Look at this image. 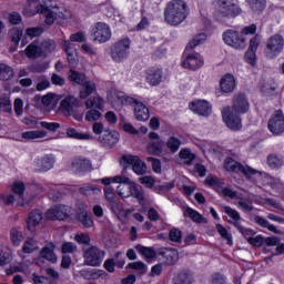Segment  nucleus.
I'll use <instances>...</instances> for the list:
<instances>
[{
	"label": "nucleus",
	"instance_id": "26",
	"mask_svg": "<svg viewBox=\"0 0 284 284\" xmlns=\"http://www.w3.org/2000/svg\"><path fill=\"white\" fill-rule=\"evenodd\" d=\"M162 79H163V71H161V69L153 68L148 70L146 81L151 85H159Z\"/></svg>",
	"mask_w": 284,
	"mask_h": 284
},
{
	"label": "nucleus",
	"instance_id": "7",
	"mask_svg": "<svg viewBox=\"0 0 284 284\" xmlns=\"http://www.w3.org/2000/svg\"><path fill=\"white\" fill-rule=\"evenodd\" d=\"M83 258L85 265L99 267L103 263V258H105V251H101L97 246H90L84 250Z\"/></svg>",
	"mask_w": 284,
	"mask_h": 284
},
{
	"label": "nucleus",
	"instance_id": "24",
	"mask_svg": "<svg viewBox=\"0 0 284 284\" xmlns=\"http://www.w3.org/2000/svg\"><path fill=\"white\" fill-rule=\"evenodd\" d=\"M74 172L81 174V172H90L92 170V162L88 159L78 158L72 162Z\"/></svg>",
	"mask_w": 284,
	"mask_h": 284
},
{
	"label": "nucleus",
	"instance_id": "22",
	"mask_svg": "<svg viewBox=\"0 0 284 284\" xmlns=\"http://www.w3.org/2000/svg\"><path fill=\"white\" fill-rule=\"evenodd\" d=\"M160 256L164 258L166 265H174L179 261V251L171 247L163 248L160 251Z\"/></svg>",
	"mask_w": 284,
	"mask_h": 284
},
{
	"label": "nucleus",
	"instance_id": "14",
	"mask_svg": "<svg viewBox=\"0 0 284 284\" xmlns=\"http://www.w3.org/2000/svg\"><path fill=\"white\" fill-rule=\"evenodd\" d=\"M78 106H79V99H77V97L74 95H67L60 102L59 112H61L63 116H73Z\"/></svg>",
	"mask_w": 284,
	"mask_h": 284
},
{
	"label": "nucleus",
	"instance_id": "42",
	"mask_svg": "<svg viewBox=\"0 0 284 284\" xmlns=\"http://www.w3.org/2000/svg\"><path fill=\"white\" fill-rule=\"evenodd\" d=\"M207 41V34L205 33H199L195 36L186 45V49L193 50V48H196V45H201L202 43H205Z\"/></svg>",
	"mask_w": 284,
	"mask_h": 284
},
{
	"label": "nucleus",
	"instance_id": "25",
	"mask_svg": "<svg viewBox=\"0 0 284 284\" xmlns=\"http://www.w3.org/2000/svg\"><path fill=\"white\" fill-rule=\"evenodd\" d=\"M26 54L28 59H39V57H43V51L39 41L34 40L31 42L26 49Z\"/></svg>",
	"mask_w": 284,
	"mask_h": 284
},
{
	"label": "nucleus",
	"instance_id": "21",
	"mask_svg": "<svg viewBox=\"0 0 284 284\" xmlns=\"http://www.w3.org/2000/svg\"><path fill=\"white\" fill-rule=\"evenodd\" d=\"M203 57L201 54H190L183 62V68L187 70H199V68H203Z\"/></svg>",
	"mask_w": 284,
	"mask_h": 284
},
{
	"label": "nucleus",
	"instance_id": "31",
	"mask_svg": "<svg viewBox=\"0 0 284 284\" xmlns=\"http://www.w3.org/2000/svg\"><path fill=\"white\" fill-rule=\"evenodd\" d=\"M40 48L42 50V55L48 57V54H52V52L57 50V42L51 39H45L40 43Z\"/></svg>",
	"mask_w": 284,
	"mask_h": 284
},
{
	"label": "nucleus",
	"instance_id": "58",
	"mask_svg": "<svg viewBox=\"0 0 284 284\" xmlns=\"http://www.w3.org/2000/svg\"><path fill=\"white\" fill-rule=\"evenodd\" d=\"M41 128H44V130H49V132H57V130H59V128H61V124H59L58 122H47V121H42L40 122Z\"/></svg>",
	"mask_w": 284,
	"mask_h": 284
},
{
	"label": "nucleus",
	"instance_id": "41",
	"mask_svg": "<svg viewBox=\"0 0 284 284\" xmlns=\"http://www.w3.org/2000/svg\"><path fill=\"white\" fill-rule=\"evenodd\" d=\"M69 79L72 81V83H77L78 85H83V83L88 81L85 80V74L72 69L70 70Z\"/></svg>",
	"mask_w": 284,
	"mask_h": 284
},
{
	"label": "nucleus",
	"instance_id": "10",
	"mask_svg": "<svg viewBox=\"0 0 284 284\" xmlns=\"http://www.w3.org/2000/svg\"><path fill=\"white\" fill-rule=\"evenodd\" d=\"M223 41L226 45L235 50H243L245 48V39L243 34L234 30H227L223 33Z\"/></svg>",
	"mask_w": 284,
	"mask_h": 284
},
{
	"label": "nucleus",
	"instance_id": "35",
	"mask_svg": "<svg viewBox=\"0 0 284 284\" xmlns=\"http://www.w3.org/2000/svg\"><path fill=\"white\" fill-rule=\"evenodd\" d=\"M78 221L83 225V227H93L94 221L92 220V214L88 213V211H82L78 213Z\"/></svg>",
	"mask_w": 284,
	"mask_h": 284
},
{
	"label": "nucleus",
	"instance_id": "3",
	"mask_svg": "<svg viewBox=\"0 0 284 284\" xmlns=\"http://www.w3.org/2000/svg\"><path fill=\"white\" fill-rule=\"evenodd\" d=\"M40 7L47 26H52L57 19H68V14L59 11V6H57L54 0H42Z\"/></svg>",
	"mask_w": 284,
	"mask_h": 284
},
{
	"label": "nucleus",
	"instance_id": "57",
	"mask_svg": "<svg viewBox=\"0 0 284 284\" xmlns=\"http://www.w3.org/2000/svg\"><path fill=\"white\" fill-rule=\"evenodd\" d=\"M101 119V111L97 109H90L85 114V121H99Z\"/></svg>",
	"mask_w": 284,
	"mask_h": 284
},
{
	"label": "nucleus",
	"instance_id": "59",
	"mask_svg": "<svg viewBox=\"0 0 284 284\" xmlns=\"http://www.w3.org/2000/svg\"><path fill=\"white\" fill-rule=\"evenodd\" d=\"M149 152L151 154H161V150H163V144L160 141L151 142L148 146Z\"/></svg>",
	"mask_w": 284,
	"mask_h": 284
},
{
	"label": "nucleus",
	"instance_id": "1",
	"mask_svg": "<svg viewBox=\"0 0 284 284\" xmlns=\"http://www.w3.org/2000/svg\"><path fill=\"white\" fill-rule=\"evenodd\" d=\"M250 112V102L244 93H237L233 98V105L222 110V119L230 130L239 132L243 128L241 114Z\"/></svg>",
	"mask_w": 284,
	"mask_h": 284
},
{
	"label": "nucleus",
	"instance_id": "8",
	"mask_svg": "<svg viewBox=\"0 0 284 284\" xmlns=\"http://www.w3.org/2000/svg\"><path fill=\"white\" fill-rule=\"evenodd\" d=\"M91 34L93 41H98V43H108L112 39V30L105 22H97L91 30Z\"/></svg>",
	"mask_w": 284,
	"mask_h": 284
},
{
	"label": "nucleus",
	"instance_id": "63",
	"mask_svg": "<svg viewBox=\"0 0 284 284\" xmlns=\"http://www.w3.org/2000/svg\"><path fill=\"white\" fill-rule=\"evenodd\" d=\"M245 61L250 65H256V51H252V50L247 49V51L245 53Z\"/></svg>",
	"mask_w": 284,
	"mask_h": 284
},
{
	"label": "nucleus",
	"instance_id": "5",
	"mask_svg": "<svg viewBox=\"0 0 284 284\" xmlns=\"http://www.w3.org/2000/svg\"><path fill=\"white\" fill-rule=\"evenodd\" d=\"M284 49V38L281 34H274L266 40L264 54L266 59H276Z\"/></svg>",
	"mask_w": 284,
	"mask_h": 284
},
{
	"label": "nucleus",
	"instance_id": "55",
	"mask_svg": "<svg viewBox=\"0 0 284 284\" xmlns=\"http://www.w3.org/2000/svg\"><path fill=\"white\" fill-rule=\"evenodd\" d=\"M216 230H217L219 234L222 236V239H224L225 241H227V243L230 245H232V235L227 232V229H225L221 224H217Z\"/></svg>",
	"mask_w": 284,
	"mask_h": 284
},
{
	"label": "nucleus",
	"instance_id": "23",
	"mask_svg": "<svg viewBox=\"0 0 284 284\" xmlns=\"http://www.w3.org/2000/svg\"><path fill=\"white\" fill-rule=\"evenodd\" d=\"M43 221V213L39 210L31 211L27 220V227L29 232H34V226Z\"/></svg>",
	"mask_w": 284,
	"mask_h": 284
},
{
	"label": "nucleus",
	"instance_id": "49",
	"mask_svg": "<svg viewBox=\"0 0 284 284\" xmlns=\"http://www.w3.org/2000/svg\"><path fill=\"white\" fill-rule=\"evenodd\" d=\"M81 194H83L84 196H91V194H101V189H99L95 185H87V186H82L80 189Z\"/></svg>",
	"mask_w": 284,
	"mask_h": 284
},
{
	"label": "nucleus",
	"instance_id": "2",
	"mask_svg": "<svg viewBox=\"0 0 284 284\" xmlns=\"http://www.w3.org/2000/svg\"><path fill=\"white\" fill-rule=\"evenodd\" d=\"M187 14H190V10L185 1L172 0L165 7L164 21L169 26H181L187 19Z\"/></svg>",
	"mask_w": 284,
	"mask_h": 284
},
{
	"label": "nucleus",
	"instance_id": "13",
	"mask_svg": "<svg viewBox=\"0 0 284 284\" xmlns=\"http://www.w3.org/2000/svg\"><path fill=\"white\" fill-rule=\"evenodd\" d=\"M122 161L125 164V168H130L131 165L135 174L143 175L148 172V166L136 155L125 154L122 156Z\"/></svg>",
	"mask_w": 284,
	"mask_h": 284
},
{
	"label": "nucleus",
	"instance_id": "28",
	"mask_svg": "<svg viewBox=\"0 0 284 284\" xmlns=\"http://www.w3.org/2000/svg\"><path fill=\"white\" fill-rule=\"evenodd\" d=\"M21 37H23V30L19 28H13L9 31V39L14 43L10 47V52H17V48H19V41H21Z\"/></svg>",
	"mask_w": 284,
	"mask_h": 284
},
{
	"label": "nucleus",
	"instance_id": "9",
	"mask_svg": "<svg viewBox=\"0 0 284 284\" xmlns=\"http://www.w3.org/2000/svg\"><path fill=\"white\" fill-rule=\"evenodd\" d=\"M224 169L227 172H235V173L241 172L242 174H244V176H246V179H251L252 176H254V174L258 172L255 169H252L250 166H243L241 163L236 162L232 158L225 159Z\"/></svg>",
	"mask_w": 284,
	"mask_h": 284
},
{
	"label": "nucleus",
	"instance_id": "47",
	"mask_svg": "<svg viewBox=\"0 0 284 284\" xmlns=\"http://www.w3.org/2000/svg\"><path fill=\"white\" fill-rule=\"evenodd\" d=\"M104 196L112 207L116 205V194L114 193V189H112V186L104 187Z\"/></svg>",
	"mask_w": 284,
	"mask_h": 284
},
{
	"label": "nucleus",
	"instance_id": "53",
	"mask_svg": "<svg viewBox=\"0 0 284 284\" xmlns=\"http://www.w3.org/2000/svg\"><path fill=\"white\" fill-rule=\"evenodd\" d=\"M67 53V61L70 68H77L79 65V55L77 51L73 52H65Z\"/></svg>",
	"mask_w": 284,
	"mask_h": 284
},
{
	"label": "nucleus",
	"instance_id": "38",
	"mask_svg": "<svg viewBox=\"0 0 284 284\" xmlns=\"http://www.w3.org/2000/svg\"><path fill=\"white\" fill-rule=\"evenodd\" d=\"M165 145L172 154H176V152H179V150L181 148V140L179 138L172 135L168 139Z\"/></svg>",
	"mask_w": 284,
	"mask_h": 284
},
{
	"label": "nucleus",
	"instance_id": "43",
	"mask_svg": "<svg viewBox=\"0 0 284 284\" xmlns=\"http://www.w3.org/2000/svg\"><path fill=\"white\" fill-rule=\"evenodd\" d=\"M37 250H39V244L34 239H29L23 243L22 252H24V254H32V252H37Z\"/></svg>",
	"mask_w": 284,
	"mask_h": 284
},
{
	"label": "nucleus",
	"instance_id": "60",
	"mask_svg": "<svg viewBox=\"0 0 284 284\" xmlns=\"http://www.w3.org/2000/svg\"><path fill=\"white\" fill-rule=\"evenodd\" d=\"M27 37H31L33 39L34 37H41L43 34V28L41 27H33V28H28L26 30Z\"/></svg>",
	"mask_w": 284,
	"mask_h": 284
},
{
	"label": "nucleus",
	"instance_id": "52",
	"mask_svg": "<svg viewBox=\"0 0 284 284\" xmlns=\"http://www.w3.org/2000/svg\"><path fill=\"white\" fill-rule=\"evenodd\" d=\"M169 239L170 241H172L173 243H181L182 239H183V233L181 232V230L179 229H172L169 232Z\"/></svg>",
	"mask_w": 284,
	"mask_h": 284
},
{
	"label": "nucleus",
	"instance_id": "34",
	"mask_svg": "<svg viewBox=\"0 0 284 284\" xmlns=\"http://www.w3.org/2000/svg\"><path fill=\"white\" fill-rule=\"evenodd\" d=\"M82 85V89L80 91V99H88L94 90H97V84L92 81H85Z\"/></svg>",
	"mask_w": 284,
	"mask_h": 284
},
{
	"label": "nucleus",
	"instance_id": "16",
	"mask_svg": "<svg viewBox=\"0 0 284 284\" xmlns=\"http://www.w3.org/2000/svg\"><path fill=\"white\" fill-rule=\"evenodd\" d=\"M54 168V155H44L33 162L34 172H48Z\"/></svg>",
	"mask_w": 284,
	"mask_h": 284
},
{
	"label": "nucleus",
	"instance_id": "61",
	"mask_svg": "<svg viewBox=\"0 0 284 284\" xmlns=\"http://www.w3.org/2000/svg\"><path fill=\"white\" fill-rule=\"evenodd\" d=\"M237 206L241 207V210H243L244 212H252V210H254V206L252 205V201L251 200H243L241 199L237 202Z\"/></svg>",
	"mask_w": 284,
	"mask_h": 284
},
{
	"label": "nucleus",
	"instance_id": "37",
	"mask_svg": "<svg viewBox=\"0 0 284 284\" xmlns=\"http://www.w3.org/2000/svg\"><path fill=\"white\" fill-rule=\"evenodd\" d=\"M14 78V70L8 64H0V81H10Z\"/></svg>",
	"mask_w": 284,
	"mask_h": 284
},
{
	"label": "nucleus",
	"instance_id": "62",
	"mask_svg": "<svg viewBox=\"0 0 284 284\" xmlns=\"http://www.w3.org/2000/svg\"><path fill=\"white\" fill-rule=\"evenodd\" d=\"M261 45V36L256 34L250 40L248 50L256 52Z\"/></svg>",
	"mask_w": 284,
	"mask_h": 284
},
{
	"label": "nucleus",
	"instance_id": "46",
	"mask_svg": "<svg viewBox=\"0 0 284 284\" xmlns=\"http://www.w3.org/2000/svg\"><path fill=\"white\" fill-rule=\"evenodd\" d=\"M179 156L184 161V163H186V165H190L192 161L196 159V156L189 149H182L179 153Z\"/></svg>",
	"mask_w": 284,
	"mask_h": 284
},
{
	"label": "nucleus",
	"instance_id": "48",
	"mask_svg": "<svg viewBox=\"0 0 284 284\" xmlns=\"http://www.w3.org/2000/svg\"><path fill=\"white\" fill-rule=\"evenodd\" d=\"M10 236H11V243H13L16 247H19V245H21V242L23 241V233H21L17 229H12L10 232Z\"/></svg>",
	"mask_w": 284,
	"mask_h": 284
},
{
	"label": "nucleus",
	"instance_id": "51",
	"mask_svg": "<svg viewBox=\"0 0 284 284\" xmlns=\"http://www.w3.org/2000/svg\"><path fill=\"white\" fill-rule=\"evenodd\" d=\"M210 284H227V277L222 273L215 272L211 274Z\"/></svg>",
	"mask_w": 284,
	"mask_h": 284
},
{
	"label": "nucleus",
	"instance_id": "44",
	"mask_svg": "<svg viewBox=\"0 0 284 284\" xmlns=\"http://www.w3.org/2000/svg\"><path fill=\"white\" fill-rule=\"evenodd\" d=\"M254 221L257 225H261V227H266L267 230H270V232H274V234H280L276 226H274L273 224H270V222L264 217L255 216Z\"/></svg>",
	"mask_w": 284,
	"mask_h": 284
},
{
	"label": "nucleus",
	"instance_id": "11",
	"mask_svg": "<svg viewBox=\"0 0 284 284\" xmlns=\"http://www.w3.org/2000/svg\"><path fill=\"white\" fill-rule=\"evenodd\" d=\"M268 131L275 136L283 134L284 132V114L283 111H275L268 120L267 123Z\"/></svg>",
	"mask_w": 284,
	"mask_h": 284
},
{
	"label": "nucleus",
	"instance_id": "27",
	"mask_svg": "<svg viewBox=\"0 0 284 284\" xmlns=\"http://www.w3.org/2000/svg\"><path fill=\"white\" fill-rule=\"evenodd\" d=\"M38 12L41 14V4L39 3V0H27L23 14H26V17H34Z\"/></svg>",
	"mask_w": 284,
	"mask_h": 284
},
{
	"label": "nucleus",
	"instance_id": "39",
	"mask_svg": "<svg viewBox=\"0 0 284 284\" xmlns=\"http://www.w3.org/2000/svg\"><path fill=\"white\" fill-rule=\"evenodd\" d=\"M40 256L49 261L50 263H54L57 261V254H54V246H45L41 250Z\"/></svg>",
	"mask_w": 284,
	"mask_h": 284
},
{
	"label": "nucleus",
	"instance_id": "18",
	"mask_svg": "<svg viewBox=\"0 0 284 284\" xmlns=\"http://www.w3.org/2000/svg\"><path fill=\"white\" fill-rule=\"evenodd\" d=\"M99 142L103 148H114L119 143V132L105 130L99 138Z\"/></svg>",
	"mask_w": 284,
	"mask_h": 284
},
{
	"label": "nucleus",
	"instance_id": "4",
	"mask_svg": "<svg viewBox=\"0 0 284 284\" xmlns=\"http://www.w3.org/2000/svg\"><path fill=\"white\" fill-rule=\"evenodd\" d=\"M110 55L115 63H123L130 57V39L125 38L112 44Z\"/></svg>",
	"mask_w": 284,
	"mask_h": 284
},
{
	"label": "nucleus",
	"instance_id": "32",
	"mask_svg": "<svg viewBox=\"0 0 284 284\" xmlns=\"http://www.w3.org/2000/svg\"><path fill=\"white\" fill-rule=\"evenodd\" d=\"M174 284H192L194 283V277L190 272L182 271L173 278Z\"/></svg>",
	"mask_w": 284,
	"mask_h": 284
},
{
	"label": "nucleus",
	"instance_id": "56",
	"mask_svg": "<svg viewBox=\"0 0 284 284\" xmlns=\"http://www.w3.org/2000/svg\"><path fill=\"white\" fill-rule=\"evenodd\" d=\"M77 251V244L72 242H64L61 246L62 254H74Z\"/></svg>",
	"mask_w": 284,
	"mask_h": 284
},
{
	"label": "nucleus",
	"instance_id": "6",
	"mask_svg": "<svg viewBox=\"0 0 284 284\" xmlns=\"http://www.w3.org/2000/svg\"><path fill=\"white\" fill-rule=\"evenodd\" d=\"M219 7L217 14L225 19H234L241 14V7L234 3V0H215Z\"/></svg>",
	"mask_w": 284,
	"mask_h": 284
},
{
	"label": "nucleus",
	"instance_id": "36",
	"mask_svg": "<svg viewBox=\"0 0 284 284\" xmlns=\"http://www.w3.org/2000/svg\"><path fill=\"white\" fill-rule=\"evenodd\" d=\"M67 135L70 139H78V141H90V139H92L90 133H81V132L77 131V129H74V128H69L67 130Z\"/></svg>",
	"mask_w": 284,
	"mask_h": 284
},
{
	"label": "nucleus",
	"instance_id": "20",
	"mask_svg": "<svg viewBox=\"0 0 284 284\" xmlns=\"http://www.w3.org/2000/svg\"><path fill=\"white\" fill-rule=\"evenodd\" d=\"M122 199H130L132 196L133 199H136L139 203H143L145 201V193H143V190L139 187L136 183H131L129 186V191H125V193H121Z\"/></svg>",
	"mask_w": 284,
	"mask_h": 284
},
{
	"label": "nucleus",
	"instance_id": "54",
	"mask_svg": "<svg viewBox=\"0 0 284 284\" xmlns=\"http://www.w3.org/2000/svg\"><path fill=\"white\" fill-rule=\"evenodd\" d=\"M136 250L142 256H145V258H154V256H156V252L150 247L138 246Z\"/></svg>",
	"mask_w": 284,
	"mask_h": 284
},
{
	"label": "nucleus",
	"instance_id": "64",
	"mask_svg": "<svg viewBox=\"0 0 284 284\" xmlns=\"http://www.w3.org/2000/svg\"><path fill=\"white\" fill-rule=\"evenodd\" d=\"M32 281L34 284H50V278L32 273Z\"/></svg>",
	"mask_w": 284,
	"mask_h": 284
},
{
	"label": "nucleus",
	"instance_id": "45",
	"mask_svg": "<svg viewBox=\"0 0 284 284\" xmlns=\"http://www.w3.org/2000/svg\"><path fill=\"white\" fill-rule=\"evenodd\" d=\"M253 12H263L265 10V0H246Z\"/></svg>",
	"mask_w": 284,
	"mask_h": 284
},
{
	"label": "nucleus",
	"instance_id": "19",
	"mask_svg": "<svg viewBox=\"0 0 284 284\" xmlns=\"http://www.w3.org/2000/svg\"><path fill=\"white\" fill-rule=\"evenodd\" d=\"M220 90L223 94H232L236 90V79L234 75L226 73L220 81Z\"/></svg>",
	"mask_w": 284,
	"mask_h": 284
},
{
	"label": "nucleus",
	"instance_id": "33",
	"mask_svg": "<svg viewBox=\"0 0 284 284\" xmlns=\"http://www.w3.org/2000/svg\"><path fill=\"white\" fill-rule=\"evenodd\" d=\"M105 104V100L101 97H94L90 98L85 102L87 110H92L94 108L95 110H103V105Z\"/></svg>",
	"mask_w": 284,
	"mask_h": 284
},
{
	"label": "nucleus",
	"instance_id": "29",
	"mask_svg": "<svg viewBox=\"0 0 284 284\" xmlns=\"http://www.w3.org/2000/svg\"><path fill=\"white\" fill-rule=\"evenodd\" d=\"M283 164H284L283 155L273 153L267 156V165L268 168H271V170H278L280 168H283Z\"/></svg>",
	"mask_w": 284,
	"mask_h": 284
},
{
	"label": "nucleus",
	"instance_id": "40",
	"mask_svg": "<svg viewBox=\"0 0 284 284\" xmlns=\"http://www.w3.org/2000/svg\"><path fill=\"white\" fill-rule=\"evenodd\" d=\"M48 132L45 131H26L22 133V139L27 141H34V139H45Z\"/></svg>",
	"mask_w": 284,
	"mask_h": 284
},
{
	"label": "nucleus",
	"instance_id": "15",
	"mask_svg": "<svg viewBox=\"0 0 284 284\" xmlns=\"http://www.w3.org/2000/svg\"><path fill=\"white\" fill-rule=\"evenodd\" d=\"M70 216V207L65 205H57L49 209L45 213V219L49 221H63Z\"/></svg>",
	"mask_w": 284,
	"mask_h": 284
},
{
	"label": "nucleus",
	"instance_id": "30",
	"mask_svg": "<svg viewBox=\"0 0 284 284\" xmlns=\"http://www.w3.org/2000/svg\"><path fill=\"white\" fill-rule=\"evenodd\" d=\"M184 216L190 217L194 223H207V220L201 213L190 206L184 210Z\"/></svg>",
	"mask_w": 284,
	"mask_h": 284
},
{
	"label": "nucleus",
	"instance_id": "17",
	"mask_svg": "<svg viewBox=\"0 0 284 284\" xmlns=\"http://www.w3.org/2000/svg\"><path fill=\"white\" fill-rule=\"evenodd\" d=\"M190 110L200 116H210L212 114V105L205 100H196L190 103Z\"/></svg>",
	"mask_w": 284,
	"mask_h": 284
},
{
	"label": "nucleus",
	"instance_id": "12",
	"mask_svg": "<svg viewBox=\"0 0 284 284\" xmlns=\"http://www.w3.org/2000/svg\"><path fill=\"white\" fill-rule=\"evenodd\" d=\"M124 102L129 105H134V114L138 121H148L150 119V109L142 102L131 97L124 98Z\"/></svg>",
	"mask_w": 284,
	"mask_h": 284
},
{
	"label": "nucleus",
	"instance_id": "50",
	"mask_svg": "<svg viewBox=\"0 0 284 284\" xmlns=\"http://www.w3.org/2000/svg\"><path fill=\"white\" fill-rule=\"evenodd\" d=\"M126 267L130 270H135V272H139V274H145V272H148V265L141 261L129 263Z\"/></svg>",
	"mask_w": 284,
	"mask_h": 284
}]
</instances>
